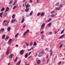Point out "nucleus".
<instances>
[{
	"label": "nucleus",
	"instance_id": "1",
	"mask_svg": "<svg viewBox=\"0 0 65 65\" xmlns=\"http://www.w3.org/2000/svg\"><path fill=\"white\" fill-rule=\"evenodd\" d=\"M27 2H25V6H26V8H28L30 7V5L29 4H27Z\"/></svg>",
	"mask_w": 65,
	"mask_h": 65
},
{
	"label": "nucleus",
	"instance_id": "2",
	"mask_svg": "<svg viewBox=\"0 0 65 65\" xmlns=\"http://www.w3.org/2000/svg\"><path fill=\"white\" fill-rule=\"evenodd\" d=\"M29 31V30L27 29L26 31V32H25V33H24L23 34V36H25L26 35V34H27V33H28Z\"/></svg>",
	"mask_w": 65,
	"mask_h": 65
},
{
	"label": "nucleus",
	"instance_id": "3",
	"mask_svg": "<svg viewBox=\"0 0 65 65\" xmlns=\"http://www.w3.org/2000/svg\"><path fill=\"white\" fill-rule=\"evenodd\" d=\"M44 26H45V23H44L43 24H42V25L41 27V29H43V28H44Z\"/></svg>",
	"mask_w": 65,
	"mask_h": 65
},
{
	"label": "nucleus",
	"instance_id": "4",
	"mask_svg": "<svg viewBox=\"0 0 65 65\" xmlns=\"http://www.w3.org/2000/svg\"><path fill=\"white\" fill-rule=\"evenodd\" d=\"M9 48H8L7 49V51L6 52V54L7 55H8L9 53Z\"/></svg>",
	"mask_w": 65,
	"mask_h": 65
},
{
	"label": "nucleus",
	"instance_id": "5",
	"mask_svg": "<svg viewBox=\"0 0 65 65\" xmlns=\"http://www.w3.org/2000/svg\"><path fill=\"white\" fill-rule=\"evenodd\" d=\"M12 41V39H9L8 41V44H11V42Z\"/></svg>",
	"mask_w": 65,
	"mask_h": 65
},
{
	"label": "nucleus",
	"instance_id": "6",
	"mask_svg": "<svg viewBox=\"0 0 65 65\" xmlns=\"http://www.w3.org/2000/svg\"><path fill=\"white\" fill-rule=\"evenodd\" d=\"M24 50H22L20 51V55H23L24 54Z\"/></svg>",
	"mask_w": 65,
	"mask_h": 65
},
{
	"label": "nucleus",
	"instance_id": "7",
	"mask_svg": "<svg viewBox=\"0 0 65 65\" xmlns=\"http://www.w3.org/2000/svg\"><path fill=\"white\" fill-rule=\"evenodd\" d=\"M65 34H63L62 35H61L60 36V37H59V39H60L61 38H63V37H64V36H65Z\"/></svg>",
	"mask_w": 65,
	"mask_h": 65
},
{
	"label": "nucleus",
	"instance_id": "8",
	"mask_svg": "<svg viewBox=\"0 0 65 65\" xmlns=\"http://www.w3.org/2000/svg\"><path fill=\"white\" fill-rule=\"evenodd\" d=\"M24 57L25 58H27L28 57V53H26L24 56Z\"/></svg>",
	"mask_w": 65,
	"mask_h": 65
},
{
	"label": "nucleus",
	"instance_id": "9",
	"mask_svg": "<svg viewBox=\"0 0 65 65\" xmlns=\"http://www.w3.org/2000/svg\"><path fill=\"white\" fill-rule=\"evenodd\" d=\"M50 52L51 53L50 56H52V54H53V52L52 50L51 49L50 51Z\"/></svg>",
	"mask_w": 65,
	"mask_h": 65
},
{
	"label": "nucleus",
	"instance_id": "10",
	"mask_svg": "<svg viewBox=\"0 0 65 65\" xmlns=\"http://www.w3.org/2000/svg\"><path fill=\"white\" fill-rule=\"evenodd\" d=\"M15 21H16V20L14 19L12 21L11 23L12 24V23H14V22H15Z\"/></svg>",
	"mask_w": 65,
	"mask_h": 65
},
{
	"label": "nucleus",
	"instance_id": "11",
	"mask_svg": "<svg viewBox=\"0 0 65 65\" xmlns=\"http://www.w3.org/2000/svg\"><path fill=\"white\" fill-rule=\"evenodd\" d=\"M29 8H27L25 10V11L26 12H28V11H29Z\"/></svg>",
	"mask_w": 65,
	"mask_h": 65
},
{
	"label": "nucleus",
	"instance_id": "12",
	"mask_svg": "<svg viewBox=\"0 0 65 65\" xmlns=\"http://www.w3.org/2000/svg\"><path fill=\"white\" fill-rule=\"evenodd\" d=\"M24 20H25V18H23L21 21V24H23V23L24 22Z\"/></svg>",
	"mask_w": 65,
	"mask_h": 65
},
{
	"label": "nucleus",
	"instance_id": "13",
	"mask_svg": "<svg viewBox=\"0 0 65 65\" xmlns=\"http://www.w3.org/2000/svg\"><path fill=\"white\" fill-rule=\"evenodd\" d=\"M3 12H2L0 13V17H2L3 14Z\"/></svg>",
	"mask_w": 65,
	"mask_h": 65
},
{
	"label": "nucleus",
	"instance_id": "14",
	"mask_svg": "<svg viewBox=\"0 0 65 65\" xmlns=\"http://www.w3.org/2000/svg\"><path fill=\"white\" fill-rule=\"evenodd\" d=\"M21 62V61L20 60L19 62V63H18L17 64V65H20Z\"/></svg>",
	"mask_w": 65,
	"mask_h": 65
},
{
	"label": "nucleus",
	"instance_id": "15",
	"mask_svg": "<svg viewBox=\"0 0 65 65\" xmlns=\"http://www.w3.org/2000/svg\"><path fill=\"white\" fill-rule=\"evenodd\" d=\"M41 62V60H38L37 63L38 64H40V63Z\"/></svg>",
	"mask_w": 65,
	"mask_h": 65
},
{
	"label": "nucleus",
	"instance_id": "16",
	"mask_svg": "<svg viewBox=\"0 0 65 65\" xmlns=\"http://www.w3.org/2000/svg\"><path fill=\"white\" fill-rule=\"evenodd\" d=\"M9 9V8L8 7H7L6 8V11H8Z\"/></svg>",
	"mask_w": 65,
	"mask_h": 65
},
{
	"label": "nucleus",
	"instance_id": "17",
	"mask_svg": "<svg viewBox=\"0 0 65 65\" xmlns=\"http://www.w3.org/2000/svg\"><path fill=\"white\" fill-rule=\"evenodd\" d=\"M33 11H32L30 13V16H31L32 14H33Z\"/></svg>",
	"mask_w": 65,
	"mask_h": 65
},
{
	"label": "nucleus",
	"instance_id": "18",
	"mask_svg": "<svg viewBox=\"0 0 65 65\" xmlns=\"http://www.w3.org/2000/svg\"><path fill=\"white\" fill-rule=\"evenodd\" d=\"M19 34V33H18L16 34V35H15V37H16V38H17Z\"/></svg>",
	"mask_w": 65,
	"mask_h": 65
},
{
	"label": "nucleus",
	"instance_id": "19",
	"mask_svg": "<svg viewBox=\"0 0 65 65\" xmlns=\"http://www.w3.org/2000/svg\"><path fill=\"white\" fill-rule=\"evenodd\" d=\"M4 9H5V8L3 7L1 9V11H4Z\"/></svg>",
	"mask_w": 65,
	"mask_h": 65
},
{
	"label": "nucleus",
	"instance_id": "20",
	"mask_svg": "<svg viewBox=\"0 0 65 65\" xmlns=\"http://www.w3.org/2000/svg\"><path fill=\"white\" fill-rule=\"evenodd\" d=\"M11 29V28H10V27H9L7 28V30L8 31H10Z\"/></svg>",
	"mask_w": 65,
	"mask_h": 65
},
{
	"label": "nucleus",
	"instance_id": "21",
	"mask_svg": "<svg viewBox=\"0 0 65 65\" xmlns=\"http://www.w3.org/2000/svg\"><path fill=\"white\" fill-rule=\"evenodd\" d=\"M5 37V34H4L2 36V39H4Z\"/></svg>",
	"mask_w": 65,
	"mask_h": 65
},
{
	"label": "nucleus",
	"instance_id": "22",
	"mask_svg": "<svg viewBox=\"0 0 65 65\" xmlns=\"http://www.w3.org/2000/svg\"><path fill=\"white\" fill-rule=\"evenodd\" d=\"M15 17V14H13L12 15V17L13 19Z\"/></svg>",
	"mask_w": 65,
	"mask_h": 65
},
{
	"label": "nucleus",
	"instance_id": "23",
	"mask_svg": "<svg viewBox=\"0 0 65 65\" xmlns=\"http://www.w3.org/2000/svg\"><path fill=\"white\" fill-rule=\"evenodd\" d=\"M13 55H12V54H11V55H10V58H12V56H13Z\"/></svg>",
	"mask_w": 65,
	"mask_h": 65
},
{
	"label": "nucleus",
	"instance_id": "24",
	"mask_svg": "<svg viewBox=\"0 0 65 65\" xmlns=\"http://www.w3.org/2000/svg\"><path fill=\"white\" fill-rule=\"evenodd\" d=\"M51 25H52V23H50L48 25V27H50V26H51Z\"/></svg>",
	"mask_w": 65,
	"mask_h": 65
},
{
	"label": "nucleus",
	"instance_id": "25",
	"mask_svg": "<svg viewBox=\"0 0 65 65\" xmlns=\"http://www.w3.org/2000/svg\"><path fill=\"white\" fill-rule=\"evenodd\" d=\"M45 52L44 51H43V50H42V51L41 52V54H43Z\"/></svg>",
	"mask_w": 65,
	"mask_h": 65
},
{
	"label": "nucleus",
	"instance_id": "26",
	"mask_svg": "<svg viewBox=\"0 0 65 65\" xmlns=\"http://www.w3.org/2000/svg\"><path fill=\"white\" fill-rule=\"evenodd\" d=\"M17 6H18L17 5H16L15 6L13 7V9H15V8L17 7Z\"/></svg>",
	"mask_w": 65,
	"mask_h": 65
},
{
	"label": "nucleus",
	"instance_id": "27",
	"mask_svg": "<svg viewBox=\"0 0 65 65\" xmlns=\"http://www.w3.org/2000/svg\"><path fill=\"white\" fill-rule=\"evenodd\" d=\"M6 16H7V14L6 13L4 15L3 17H6Z\"/></svg>",
	"mask_w": 65,
	"mask_h": 65
},
{
	"label": "nucleus",
	"instance_id": "28",
	"mask_svg": "<svg viewBox=\"0 0 65 65\" xmlns=\"http://www.w3.org/2000/svg\"><path fill=\"white\" fill-rule=\"evenodd\" d=\"M44 13H41V15L42 16H43V15H44Z\"/></svg>",
	"mask_w": 65,
	"mask_h": 65
},
{
	"label": "nucleus",
	"instance_id": "29",
	"mask_svg": "<svg viewBox=\"0 0 65 65\" xmlns=\"http://www.w3.org/2000/svg\"><path fill=\"white\" fill-rule=\"evenodd\" d=\"M17 60H18V57L17 56L14 60V61L16 62L17 61Z\"/></svg>",
	"mask_w": 65,
	"mask_h": 65
},
{
	"label": "nucleus",
	"instance_id": "30",
	"mask_svg": "<svg viewBox=\"0 0 65 65\" xmlns=\"http://www.w3.org/2000/svg\"><path fill=\"white\" fill-rule=\"evenodd\" d=\"M36 45V42H34V44H33L34 46H35Z\"/></svg>",
	"mask_w": 65,
	"mask_h": 65
},
{
	"label": "nucleus",
	"instance_id": "31",
	"mask_svg": "<svg viewBox=\"0 0 65 65\" xmlns=\"http://www.w3.org/2000/svg\"><path fill=\"white\" fill-rule=\"evenodd\" d=\"M8 22V21H7V20H4V22L3 23H5V22Z\"/></svg>",
	"mask_w": 65,
	"mask_h": 65
},
{
	"label": "nucleus",
	"instance_id": "32",
	"mask_svg": "<svg viewBox=\"0 0 65 65\" xmlns=\"http://www.w3.org/2000/svg\"><path fill=\"white\" fill-rule=\"evenodd\" d=\"M64 29H63L62 30V31L61 32V33H60V34H63V33L64 32Z\"/></svg>",
	"mask_w": 65,
	"mask_h": 65
},
{
	"label": "nucleus",
	"instance_id": "33",
	"mask_svg": "<svg viewBox=\"0 0 65 65\" xmlns=\"http://www.w3.org/2000/svg\"><path fill=\"white\" fill-rule=\"evenodd\" d=\"M8 39V37L7 36L6 39H5V40H7Z\"/></svg>",
	"mask_w": 65,
	"mask_h": 65
},
{
	"label": "nucleus",
	"instance_id": "34",
	"mask_svg": "<svg viewBox=\"0 0 65 65\" xmlns=\"http://www.w3.org/2000/svg\"><path fill=\"white\" fill-rule=\"evenodd\" d=\"M62 46H63V44H61L60 45V46L59 47V48H61L62 47Z\"/></svg>",
	"mask_w": 65,
	"mask_h": 65
},
{
	"label": "nucleus",
	"instance_id": "35",
	"mask_svg": "<svg viewBox=\"0 0 65 65\" xmlns=\"http://www.w3.org/2000/svg\"><path fill=\"white\" fill-rule=\"evenodd\" d=\"M56 9L57 10H59V9H60V7H57V8H56Z\"/></svg>",
	"mask_w": 65,
	"mask_h": 65
},
{
	"label": "nucleus",
	"instance_id": "36",
	"mask_svg": "<svg viewBox=\"0 0 65 65\" xmlns=\"http://www.w3.org/2000/svg\"><path fill=\"white\" fill-rule=\"evenodd\" d=\"M26 46H29V43H26Z\"/></svg>",
	"mask_w": 65,
	"mask_h": 65
},
{
	"label": "nucleus",
	"instance_id": "37",
	"mask_svg": "<svg viewBox=\"0 0 65 65\" xmlns=\"http://www.w3.org/2000/svg\"><path fill=\"white\" fill-rule=\"evenodd\" d=\"M54 16H55V15L54 14H52L51 15V17H52V18H53Z\"/></svg>",
	"mask_w": 65,
	"mask_h": 65
},
{
	"label": "nucleus",
	"instance_id": "38",
	"mask_svg": "<svg viewBox=\"0 0 65 65\" xmlns=\"http://www.w3.org/2000/svg\"><path fill=\"white\" fill-rule=\"evenodd\" d=\"M33 50V48H31V49H29V50H28V51H31V50Z\"/></svg>",
	"mask_w": 65,
	"mask_h": 65
},
{
	"label": "nucleus",
	"instance_id": "39",
	"mask_svg": "<svg viewBox=\"0 0 65 65\" xmlns=\"http://www.w3.org/2000/svg\"><path fill=\"white\" fill-rule=\"evenodd\" d=\"M40 14V12L38 13L37 16H39V15Z\"/></svg>",
	"mask_w": 65,
	"mask_h": 65
},
{
	"label": "nucleus",
	"instance_id": "40",
	"mask_svg": "<svg viewBox=\"0 0 65 65\" xmlns=\"http://www.w3.org/2000/svg\"><path fill=\"white\" fill-rule=\"evenodd\" d=\"M12 1H11L10 2H9V4H12Z\"/></svg>",
	"mask_w": 65,
	"mask_h": 65
},
{
	"label": "nucleus",
	"instance_id": "41",
	"mask_svg": "<svg viewBox=\"0 0 65 65\" xmlns=\"http://www.w3.org/2000/svg\"><path fill=\"white\" fill-rule=\"evenodd\" d=\"M54 12H55V11H53L51 12V13L52 14H53V13H54Z\"/></svg>",
	"mask_w": 65,
	"mask_h": 65
},
{
	"label": "nucleus",
	"instance_id": "42",
	"mask_svg": "<svg viewBox=\"0 0 65 65\" xmlns=\"http://www.w3.org/2000/svg\"><path fill=\"white\" fill-rule=\"evenodd\" d=\"M44 32V31H42L41 32V34H43Z\"/></svg>",
	"mask_w": 65,
	"mask_h": 65
},
{
	"label": "nucleus",
	"instance_id": "43",
	"mask_svg": "<svg viewBox=\"0 0 65 65\" xmlns=\"http://www.w3.org/2000/svg\"><path fill=\"white\" fill-rule=\"evenodd\" d=\"M9 21H8V22L7 23V24L6 25V26H7V25H8V24H9Z\"/></svg>",
	"mask_w": 65,
	"mask_h": 65
},
{
	"label": "nucleus",
	"instance_id": "44",
	"mask_svg": "<svg viewBox=\"0 0 65 65\" xmlns=\"http://www.w3.org/2000/svg\"><path fill=\"white\" fill-rule=\"evenodd\" d=\"M51 19H49V20H48V21H47V22H50L51 21Z\"/></svg>",
	"mask_w": 65,
	"mask_h": 65
},
{
	"label": "nucleus",
	"instance_id": "45",
	"mask_svg": "<svg viewBox=\"0 0 65 65\" xmlns=\"http://www.w3.org/2000/svg\"><path fill=\"white\" fill-rule=\"evenodd\" d=\"M45 51H48V49L47 48H46Z\"/></svg>",
	"mask_w": 65,
	"mask_h": 65
},
{
	"label": "nucleus",
	"instance_id": "46",
	"mask_svg": "<svg viewBox=\"0 0 65 65\" xmlns=\"http://www.w3.org/2000/svg\"><path fill=\"white\" fill-rule=\"evenodd\" d=\"M1 31H2L3 32L4 31V29L3 28L2 29Z\"/></svg>",
	"mask_w": 65,
	"mask_h": 65
},
{
	"label": "nucleus",
	"instance_id": "47",
	"mask_svg": "<svg viewBox=\"0 0 65 65\" xmlns=\"http://www.w3.org/2000/svg\"><path fill=\"white\" fill-rule=\"evenodd\" d=\"M32 45H33V43H32V42L30 43V45L31 46H32Z\"/></svg>",
	"mask_w": 65,
	"mask_h": 65
},
{
	"label": "nucleus",
	"instance_id": "48",
	"mask_svg": "<svg viewBox=\"0 0 65 65\" xmlns=\"http://www.w3.org/2000/svg\"><path fill=\"white\" fill-rule=\"evenodd\" d=\"M13 5H15V2L13 3Z\"/></svg>",
	"mask_w": 65,
	"mask_h": 65
},
{
	"label": "nucleus",
	"instance_id": "49",
	"mask_svg": "<svg viewBox=\"0 0 65 65\" xmlns=\"http://www.w3.org/2000/svg\"><path fill=\"white\" fill-rule=\"evenodd\" d=\"M32 2V0H30V3H31Z\"/></svg>",
	"mask_w": 65,
	"mask_h": 65
},
{
	"label": "nucleus",
	"instance_id": "50",
	"mask_svg": "<svg viewBox=\"0 0 65 65\" xmlns=\"http://www.w3.org/2000/svg\"><path fill=\"white\" fill-rule=\"evenodd\" d=\"M37 0V2H36V3H38V2H39V0Z\"/></svg>",
	"mask_w": 65,
	"mask_h": 65
},
{
	"label": "nucleus",
	"instance_id": "51",
	"mask_svg": "<svg viewBox=\"0 0 65 65\" xmlns=\"http://www.w3.org/2000/svg\"><path fill=\"white\" fill-rule=\"evenodd\" d=\"M46 58H48V54L46 55Z\"/></svg>",
	"mask_w": 65,
	"mask_h": 65
},
{
	"label": "nucleus",
	"instance_id": "52",
	"mask_svg": "<svg viewBox=\"0 0 65 65\" xmlns=\"http://www.w3.org/2000/svg\"><path fill=\"white\" fill-rule=\"evenodd\" d=\"M32 53V52H30L29 53V55H31V53Z\"/></svg>",
	"mask_w": 65,
	"mask_h": 65
},
{
	"label": "nucleus",
	"instance_id": "53",
	"mask_svg": "<svg viewBox=\"0 0 65 65\" xmlns=\"http://www.w3.org/2000/svg\"><path fill=\"white\" fill-rule=\"evenodd\" d=\"M52 32H50V34H51V35H52Z\"/></svg>",
	"mask_w": 65,
	"mask_h": 65
},
{
	"label": "nucleus",
	"instance_id": "54",
	"mask_svg": "<svg viewBox=\"0 0 65 65\" xmlns=\"http://www.w3.org/2000/svg\"><path fill=\"white\" fill-rule=\"evenodd\" d=\"M41 56H42L41 55H38V56L39 57H41Z\"/></svg>",
	"mask_w": 65,
	"mask_h": 65
},
{
	"label": "nucleus",
	"instance_id": "55",
	"mask_svg": "<svg viewBox=\"0 0 65 65\" xmlns=\"http://www.w3.org/2000/svg\"><path fill=\"white\" fill-rule=\"evenodd\" d=\"M59 4V3H58L57 4H56V5H58Z\"/></svg>",
	"mask_w": 65,
	"mask_h": 65
},
{
	"label": "nucleus",
	"instance_id": "56",
	"mask_svg": "<svg viewBox=\"0 0 65 65\" xmlns=\"http://www.w3.org/2000/svg\"><path fill=\"white\" fill-rule=\"evenodd\" d=\"M44 37H42L41 38V39H43L44 38H43Z\"/></svg>",
	"mask_w": 65,
	"mask_h": 65
},
{
	"label": "nucleus",
	"instance_id": "57",
	"mask_svg": "<svg viewBox=\"0 0 65 65\" xmlns=\"http://www.w3.org/2000/svg\"><path fill=\"white\" fill-rule=\"evenodd\" d=\"M57 33V32L56 31H55L54 32V34H56Z\"/></svg>",
	"mask_w": 65,
	"mask_h": 65
},
{
	"label": "nucleus",
	"instance_id": "58",
	"mask_svg": "<svg viewBox=\"0 0 65 65\" xmlns=\"http://www.w3.org/2000/svg\"><path fill=\"white\" fill-rule=\"evenodd\" d=\"M10 65V63H8V65Z\"/></svg>",
	"mask_w": 65,
	"mask_h": 65
},
{
	"label": "nucleus",
	"instance_id": "59",
	"mask_svg": "<svg viewBox=\"0 0 65 65\" xmlns=\"http://www.w3.org/2000/svg\"><path fill=\"white\" fill-rule=\"evenodd\" d=\"M37 56V54L36 53L35 55V56Z\"/></svg>",
	"mask_w": 65,
	"mask_h": 65
},
{
	"label": "nucleus",
	"instance_id": "60",
	"mask_svg": "<svg viewBox=\"0 0 65 65\" xmlns=\"http://www.w3.org/2000/svg\"><path fill=\"white\" fill-rule=\"evenodd\" d=\"M48 62H49V60H47V63H48Z\"/></svg>",
	"mask_w": 65,
	"mask_h": 65
},
{
	"label": "nucleus",
	"instance_id": "61",
	"mask_svg": "<svg viewBox=\"0 0 65 65\" xmlns=\"http://www.w3.org/2000/svg\"><path fill=\"white\" fill-rule=\"evenodd\" d=\"M25 4L24 3L23 4V6L24 7V5Z\"/></svg>",
	"mask_w": 65,
	"mask_h": 65
},
{
	"label": "nucleus",
	"instance_id": "62",
	"mask_svg": "<svg viewBox=\"0 0 65 65\" xmlns=\"http://www.w3.org/2000/svg\"><path fill=\"white\" fill-rule=\"evenodd\" d=\"M61 63V61H60V62H59V64H60Z\"/></svg>",
	"mask_w": 65,
	"mask_h": 65
},
{
	"label": "nucleus",
	"instance_id": "63",
	"mask_svg": "<svg viewBox=\"0 0 65 65\" xmlns=\"http://www.w3.org/2000/svg\"><path fill=\"white\" fill-rule=\"evenodd\" d=\"M25 27H26V26L24 25V26H23V27L25 28Z\"/></svg>",
	"mask_w": 65,
	"mask_h": 65
},
{
	"label": "nucleus",
	"instance_id": "64",
	"mask_svg": "<svg viewBox=\"0 0 65 65\" xmlns=\"http://www.w3.org/2000/svg\"><path fill=\"white\" fill-rule=\"evenodd\" d=\"M60 8L61 7H62V5H60Z\"/></svg>",
	"mask_w": 65,
	"mask_h": 65
}]
</instances>
